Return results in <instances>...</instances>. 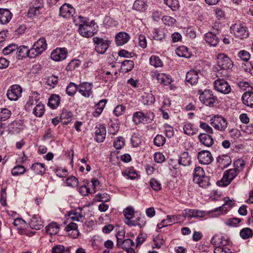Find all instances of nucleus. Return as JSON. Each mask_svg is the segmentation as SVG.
Here are the masks:
<instances>
[{"label":"nucleus","mask_w":253,"mask_h":253,"mask_svg":"<svg viewBox=\"0 0 253 253\" xmlns=\"http://www.w3.org/2000/svg\"><path fill=\"white\" fill-rule=\"evenodd\" d=\"M153 38L156 40L162 41L165 37V34L162 29H154Z\"/></svg>","instance_id":"nucleus-57"},{"label":"nucleus","mask_w":253,"mask_h":253,"mask_svg":"<svg viewBox=\"0 0 253 253\" xmlns=\"http://www.w3.org/2000/svg\"><path fill=\"white\" fill-rule=\"evenodd\" d=\"M47 47L45 39L43 37L39 39L31 48V54L32 58H35L41 54Z\"/></svg>","instance_id":"nucleus-5"},{"label":"nucleus","mask_w":253,"mask_h":253,"mask_svg":"<svg viewBox=\"0 0 253 253\" xmlns=\"http://www.w3.org/2000/svg\"><path fill=\"white\" fill-rule=\"evenodd\" d=\"M147 7V5L144 0H136L133 5V9L137 11H143Z\"/></svg>","instance_id":"nucleus-41"},{"label":"nucleus","mask_w":253,"mask_h":253,"mask_svg":"<svg viewBox=\"0 0 253 253\" xmlns=\"http://www.w3.org/2000/svg\"><path fill=\"white\" fill-rule=\"evenodd\" d=\"M123 175L127 179L133 180L137 177V173L133 169H127L122 172Z\"/></svg>","instance_id":"nucleus-46"},{"label":"nucleus","mask_w":253,"mask_h":253,"mask_svg":"<svg viewBox=\"0 0 253 253\" xmlns=\"http://www.w3.org/2000/svg\"><path fill=\"white\" fill-rule=\"evenodd\" d=\"M165 138L162 135H157L154 139V143L157 146H163L165 143Z\"/></svg>","instance_id":"nucleus-64"},{"label":"nucleus","mask_w":253,"mask_h":253,"mask_svg":"<svg viewBox=\"0 0 253 253\" xmlns=\"http://www.w3.org/2000/svg\"><path fill=\"white\" fill-rule=\"evenodd\" d=\"M68 216L72 220L76 221H83L84 216L81 208L72 210L69 213Z\"/></svg>","instance_id":"nucleus-19"},{"label":"nucleus","mask_w":253,"mask_h":253,"mask_svg":"<svg viewBox=\"0 0 253 253\" xmlns=\"http://www.w3.org/2000/svg\"><path fill=\"white\" fill-rule=\"evenodd\" d=\"M131 143L133 147H137L141 143V136L138 133H134L131 138Z\"/></svg>","instance_id":"nucleus-47"},{"label":"nucleus","mask_w":253,"mask_h":253,"mask_svg":"<svg viewBox=\"0 0 253 253\" xmlns=\"http://www.w3.org/2000/svg\"><path fill=\"white\" fill-rule=\"evenodd\" d=\"M178 162L179 165H182L184 167L188 166L191 164V158L189 155L188 152H184L181 154Z\"/></svg>","instance_id":"nucleus-30"},{"label":"nucleus","mask_w":253,"mask_h":253,"mask_svg":"<svg viewBox=\"0 0 253 253\" xmlns=\"http://www.w3.org/2000/svg\"><path fill=\"white\" fill-rule=\"evenodd\" d=\"M156 79L158 82L165 85L170 84L172 81L170 76L164 73L158 74L156 76Z\"/></svg>","instance_id":"nucleus-31"},{"label":"nucleus","mask_w":253,"mask_h":253,"mask_svg":"<svg viewBox=\"0 0 253 253\" xmlns=\"http://www.w3.org/2000/svg\"><path fill=\"white\" fill-rule=\"evenodd\" d=\"M70 250L68 247L65 248L61 245H58L53 247L51 253H70Z\"/></svg>","instance_id":"nucleus-45"},{"label":"nucleus","mask_w":253,"mask_h":253,"mask_svg":"<svg viewBox=\"0 0 253 253\" xmlns=\"http://www.w3.org/2000/svg\"><path fill=\"white\" fill-rule=\"evenodd\" d=\"M106 127L103 125H99L95 127V140L97 142H102L106 138Z\"/></svg>","instance_id":"nucleus-17"},{"label":"nucleus","mask_w":253,"mask_h":253,"mask_svg":"<svg viewBox=\"0 0 253 253\" xmlns=\"http://www.w3.org/2000/svg\"><path fill=\"white\" fill-rule=\"evenodd\" d=\"M134 67V62L132 60H126L122 64V69L125 72H128L132 70Z\"/></svg>","instance_id":"nucleus-48"},{"label":"nucleus","mask_w":253,"mask_h":253,"mask_svg":"<svg viewBox=\"0 0 253 253\" xmlns=\"http://www.w3.org/2000/svg\"><path fill=\"white\" fill-rule=\"evenodd\" d=\"M205 39L207 43L212 46H216L219 42V39L215 34L208 32L205 35Z\"/></svg>","instance_id":"nucleus-27"},{"label":"nucleus","mask_w":253,"mask_h":253,"mask_svg":"<svg viewBox=\"0 0 253 253\" xmlns=\"http://www.w3.org/2000/svg\"><path fill=\"white\" fill-rule=\"evenodd\" d=\"M66 91L68 95L73 96L77 91H78V85L71 82L67 85Z\"/></svg>","instance_id":"nucleus-43"},{"label":"nucleus","mask_w":253,"mask_h":253,"mask_svg":"<svg viewBox=\"0 0 253 253\" xmlns=\"http://www.w3.org/2000/svg\"><path fill=\"white\" fill-rule=\"evenodd\" d=\"M12 14L7 9L0 8V24H6L11 19Z\"/></svg>","instance_id":"nucleus-22"},{"label":"nucleus","mask_w":253,"mask_h":253,"mask_svg":"<svg viewBox=\"0 0 253 253\" xmlns=\"http://www.w3.org/2000/svg\"><path fill=\"white\" fill-rule=\"evenodd\" d=\"M24 123L22 120H15L12 122L9 126V130L12 133H17L23 129Z\"/></svg>","instance_id":"nucleus-24"},{"label":"nucleus","mask_w":253,"mask_h":253,"mask_svg":"<svg viewBox=\"0 0 253 253\" xmlns=\"http://www.w3.org/2000/svg\"><path fill=\"white\" fill-rule=\"evenodd\" d=\"M29 225L31 228L35 230H39L43 226V222L40 217L36 214L33 215Z\"/></svg>","instance_id":"nucleus-23"},{"label":"nucleus","mask_w":253,"mask_h":253,"mask_svg":"<svg viewBox=\"0 0 253 253\" xmlns=\"http://www.w3.org/2000/svg\"><path fill=\"white\" fill-rule=\"evenodd\" d=\"M183 129L184 133L188 135H193L198 131V130L189 123H186L184 125Z\"/></svg>","instance_id":"nucleus-39"},{"label":"nucleus","mask_w":253,"mask_h":253,"mask_svg":"<svg viewBox=\"0 0 253 253\" xmlns=\"http://www.w3.org/2000/svg\"><path fill=\"white\" fill-rule=\"evenodd\" d=\"M75 13V9L69 4L65 3L63 4L59 9L60 15L65 18H71Z\"/></svg>","instance_id":"nucleus-16"},{"label":"nucleus","mask_w":253,"mask_h":253,"mask_svg":"<svg viewBox=\"0 0 253 253\" xmlns=\"http://www.w3.org/2000/svg\"><path fill=\"white\" fill-rule=\"evenodd\" d=\"M164 3L173 11L177 9L179 6L178 0H164Z\"/></svg>","instance_id":"nucleus-61"},{"label":"nucleus","mask_w":253,"mask_h":253,"mask_svg":"<svg viewBox=\"0 0 253 253\" xmlns=\"http://www.w3.org/2000/svg\"><path fill=\"white\" fill-rule=\"evenodd\" d=\"M206 176L204 169L203 168L197 167L195 168L193 173V181H198L197 180L201 177Z\"/></svg>","instance_id":"nucleus-44"},{"label":"nucleus","mask_w":253,"mask_h":253,"mask_svg":"<svg viewBox=\"0 0 253 253\" xmlns=\"http://www.w3.org/2000/svg\"><path fill=\"white\" fill-rule=\"evenodd\" d=\"M214 88L218 92L228 94L231 91V87L228 83L223 79H218L214 82Z\"/></svg>","instance_id":"nucleus-11"},{"label":"nucleus","mask_w":253,"mask_h":253,"mask_svg":"<svg viewBox=\"0 0 253 253\" xmlns=\"http://www.w3.org/2000/svg\"><path fill=\"white\" fill-rule=\"evenodd\" d=\"M17 49V54L19 57L23 58L27 56L30 58H33L30 53L31 49H29L27 46L22 45Z\"/></svg>","instance_id":"nucleus-35"},{"label":"nucleus","mask_w":253,"mask_h":253,"mask_svg":"<svg viewBox=\"0 0 253 253\" xmlns=\"http://www.w3.org/2000/svg\"><path fill=\"white\" fill-rule=\"evenodd\" d=\"M31 169L36 174H42L44 173L45 169L42 163H36L32 165Z\"/></svg>","instance_id":"nucleus-40"},{"label":"nucleus","mask_w":253,"mask_h":253,"mask_svg":"<svg viewBox=\"0 0 253 253\" xmlns=\"http://www.w3.org/2000/svg\"><path fill=\"white\" fill-rule=\"evenodd\" d=\"M200 142L207 147H210L213 144L212 137L206 133H201L198 136Z\"/></svg>","instance_id":"nucleus-26"},{"label":"nucleus","mask_w":253,"mask_h":253,"mask_svg":"<svg viewBox=\"0 0 253 253\" xmlns=\"http://www.w3.org/2000/svg\"><path fill=\"white\" fill-rule=\"evenodd\" d=\"M154 246L153 248L160 249L162 245L164 244L165 241L162 238V236L160 235H158L155 237L153 239Z\"/></svg>","instance_id":"nucleus-56"},{"label":"nucleus","mask_w":253,"mask_h":253,"mask_svg":"<svg viewBox=\"0 0 253 253\" xmlns=\"http://www.w3.org/2000/svg\"><path fill=\"white\" fill-rule=\"evenodd\" d=\"M107 102L106 99H102L97 104L95 111L93 113L94 117H97L101 114Z\"/></svg>","instance_id":"nucleus-38"},{"label":"nucleus","mask_w":253,"mask_h":253,"mask_svg":"<svg viewBox=\"0 0 253 253\" xmlns=\"http://www.w3.org/2000/svg\"><path fill=\"white\" fill-rule=\"evenodd\" d=\"M58 82V77L56 76L52 75L46 79V84L49 87V88H54L57 84Z\"/></svg>","instance_id":"nucleus-42"},{"label":"nucleus","mask_w":253,"mask_h":253,"mask_svg":"<svg viewBox=\"0 0 253 253\" xmlns=\"http://www.w3.org/2000/svg\"><path fill=\"white\" fill-rule=\"evenodd\" d=\"M93 41L95 44V50L99 53H104L108 48L110 42L101 38L94 37Z\"/></svg>","instance_id":"nucleus-6"},{"label":"nucleus","mask_w":253,"mask_h":253,"mask_svg":"<svg viewBox=\"0 0 253 253\" xmlns=\"http://www.w3.org/2000/svg\"><path fill=\"white\" fill-rule=\"evenodd\" d=\"M198 94L199 95L200 101L206 106H212L216 100V97L213 95L212 91L209 89H205L204 91L199 90Z\"/></svg>","instance_id":"nucleus-3"},{"label":"nucleus","mask_w":253,"mask_h":253,"mask_svg":"<svg viewBox=\"0 0 253 253\" xmlns=\"http://www.w3.org/2000/svg\"><path fill=\"white\" fill-rule=\"evenodd\" d=\"M154 118V114L151 112L144 113L142 111H138L133 114L132 121L135 125L141 123L147 124L151 123Z\"/></svg>","instance_id":"nucleus-2"},{"label":"nucleus","mask_w":253,"mask_h":253,"mask_svg":"<svg viewBox=\"0 0 253 253\" xmlns=\"http://www.w3.org/2000/svg\"><path fill=\"white\" fill-rule=\"evenodd\" d=\"M44 112V105L42 103L36 104L33 109V113L37 117H42Z\"/></svg>","instance_id":"nucleus-36"},{"label":"nucleus","mask_w":253,"mask_h":253,"mask_svg":"<svg viewBox=\"0 0 253 253\" xmlns=\"http://www.w3.org/2000/svg\"><path fill=\"white\" fill-rule=\"evenodd\" d=\"M182 214L184 218L187 217H194V218H202L205 216L206 213L204 211H201L197 209H186L185 210Z\"/></svg>","instance_id":"nucleus-18"},{"label":"nucleus","mask_w":253,"mask_h":253,"mask_svg":"<svg viewBox=\"0 0 253 253\" xmlns=\"http://www.w3.org/2000/svg\"><path fill=\"white\" fill-rule=\"evenodd\" d=\"M67 54L68 52L65 48H57L52 51L50 58L54 61H60L65 59Z\"/></svg>","instance_id":"nucleus-14"},{"label":"nucleus","mask_w":253,"mask_h":253,"mask_svg":"<svg viewBox=\"0 0 253 253\" xmlns=\"http://www.w3.org/2000/svg\"><path fill=\"white\" fill-rule=\"evenodd\" d=\"M150 63L155 67H161L163 66V62L158 56L152 55L150 58Z\"/></svg>","instance_id":"nucleus-49"},{"label":"nucleus","mask_w":253,"mask_h":253,"mask_svg":"<svg viewBox=\"0 0 253 253\" xmlns=\"http://www.w3.org/2000/svg\"><path fill=\"white\" fill-rule=\"evenodd\" d=\"M198 79V73L195 70H190L186 74V81L192 85L196 84Z\"/></svg>","instance_id":"nucleus-29"},{"label":"nucleus","mask_w":253,"mask_h":253,"mask_svg":"<svg viewBox=\"0 0 253 253\" xmlns=\"http://www.w3.org/2000/svg\"><path fill=\"white\" fill-rule=\"evenodd\" d=\"M244 104L251 107H253V92H246L242 97Z\"/></svg>","instance_id":"nucleus-32"},{"label":"nucleus","mask_w":253,"mask_h":253,"mask_svg":"<svg viewBox=\"0 0 253 253\" xmlns=\"http://www.w3.org/2000/svg\"><path fill=\"white\" fill-rule=\"evenodd\" d=\"M22 91V88L19 85L14 84L7 90L6 95L10 100L16 101L21 97Z\"/></svg>","instance_id":"nucleus-12"},{"label":"nucleus","mask_w":253,"mask_h":253,"mask_svg":"<svg viewBox=\"0 0 253 253\" xmlns=\"http://www.w3.org/2000/svg\"><path fill=\"white\" fill-rule=\"evenodd\" d=\"M199 162L202 165H209L213 160L212 154L208 150H203L198 155Z\"/></svg>","instance_id":"nucleus-15"},{"label":"nucleus","mask_w":253,"mask_h":253,"mask_svg":"<svg viewBox=\"0 0 253 253\" xmlns=\"http://www.w3.org/2000/svg\"><path fill=\"white\" fill-rule=\"evenodd\" d=\"M119 129V124L117 122H111L108 127L109 133L115 135Z\"/></svg>","instance_id":"nucleus-55"},{"label":"nucleus","mask_w":253,"mask_h":253,"mask_svg":"<svg viewBox=\"0 0 253 253\" xmlns=\"http://www.w3.org/2000/svg\"><path fill=\"white\" fill-rule=\"evenodd\" d=\"M240 235L243 239H247L253 236V231L250 228H245L241 230Z\"/></svg>","instance_id":"nucleus-51"},{"label":"nucleus","mask_w":253,"mask_h":253,"mask_svg":"<svg viewBox=\"0 0 253 253\" xmlns=\"http://www.w3.org/2000/svg\"><path fill=\"white\" fill-rule=\"evenodd\" d=\"M130 39L129 35L126 32H120L116 36V42L118 45H123Z\"/></svg>","instance_id":"nucleus-28"},{"label":"nucleus","mask_w":253,"mask_h":253,"mask_svg":"<svg viewBox=\"0 0 253 253\" xmlns=\"http://www.w3.org/2000/svg\"><path fill=\"white\" fill-rule=\"evenodd\" d=\"M217 59V65L221 69L228 70L233 67V64L231 60L223 53L219 54Z\"/></svg>","instance_id":"nucleus-9"},{"label":"nucleus","mask_w":253,"mask_h":253,"mask_svg":"<svg viewBox=\"0 0 253 253\" xmlns=\"http://www.w3.org/2000/svg\"><path fill=\"white\" fill-rule=\"evenodd\" d=\"M218 167L224 169L229 166L231 163V158L228 155L219 156L217 160Z\"/></svg>","instance_id":"nucleus-25"},{"label":"nucleus","mask_w":253,"mask_h":253,"mask_svg":"<svg viewBox=\"0 0 253 253\" xmlns=\"http://www.w3.org/2000/svg\"><path fill=\"white\" fill-rule=\"evenodd\" d=\"M81 63V61L80 60L74 59L67 65L66 66V70L67 71H73L79 67Z\"/></svg>","instance_id":"nucleus-53"},{"label":"nucleus","mask_w":253,"mask_h":253,"mask_svg":"<svg viewBox=\"0 0 253 253\" xmlns=\"http://www.w3.org/2000/svg\"><path fill=\"white\" fill-rule=\"evenodd\" d=\"M42 8V5L41 4L38 6L31 7L28 14L30 17L37 16L40 14V10Z\"/></svg>","instance_id":"nucleus-58"},{"label":"nucleus","mask_w":253,"mask_h":253,"mask_svg":"<svg viewBox=\"0 0 253 253\" xmlns=\"http://www.w3.org/2000/svg\"><path fill=\"white\" fill-rule=\"evenodd\" d=\"M66 231L68 232V235L73 238L78 237L80 232L78 229V225L74 222H70L65 228Z\"/></svg>","instance_id":"nucleus-20"},{"label":"nucleus","mask_w":253,"mask_h":253,"mask_svg":"<svg viewBox=\"0 0 253 253\" xmlns=\"http://www.w3.org/2000/svg\"><path fill=\"white\" fill-rule=\"evenodd\" d=\"M25 171V168L24 166L17 165L12 169L11 173L14 176H17L23 174Z\"/></svg>","instance_id":"nucleus-59"},{"label":"nucleus","mask_w":253,"mask_h":253,"mask_svg":"<svg viewBox=\"0 0 253 253\" xmlns=\"http://www.w3.org/2000/svg\"><path fill=\"white\" fill-rule=\"evenodd\" d=\"M149 184L151 188L156 192L160 191L162 189L161 182L156 178L151 179Z\"/></svg>","instance_id":"nucleus-52"},{"label":"nucleus","mask_w":253,"mask_h":253,"mask_svg":"<svg viewBox=\"0 0 253 253\" xmlns=\"http://www.w3.org/2000/svg\"><path fill=\"white\" fill-rule=\"evenodd\" d=\"M59 231V227L55 222L50 223L46 227V233L50 235L56 234Z\"/></svg>","instance_id":"nucleus-37"},{"label":"nucleus","mask_w":253,"mask_h":253,"mask_svg":"<svg viewBox=\"0 0 253 253\" xmlns=\"http://www.w3.org/2000/svg\"><path fill=\"white\" fill-rule=\"evenodd\" d=\"M214 253H232L230 249L226 245L215 247Z\"/></svg>","instance_id":"nucleus-62"},{"label":"nucleus","mask_w":253,"mask_h":253,"mask_svg":"<svg viewBox=\"0 0 253 253\" xmlns=\"http://www.w3.org/2000/svg\"><path fill=\"white\" fill-rule=\"evenodd\" d=\"M79 18L82 22L79 28L80 35L86 38L93 36L97 31V25L93 21H84V18L82 16H79Z\"/></svg>","instance_id":"nucleus-1"},{"label":"nucleus","mask_w":253,"mask_h":253,"mask_svg":"<svg viewBox=\"0 0 253 253\" xmlns=\"http://www.w3.org/2000/svg\"><path fill=\"white\" fill-rule=\"evenodd\" d=\"M175 53L179 57L189 58L191 56V53L188 48L185 46H181L177 48Z\"/></svg>","instance_id":"nucleus-34"},{"label":"nucleus","mask_w":253,"mask_h":253,"mask_svg":"<svg viewBox=\"0 0 253 253\" xmlns=\"http://www.w3.org/2000/svg\"><path fill=\"white\" fill-rule=\"evenodd\" d=\"M134 213V209L131 207H128L126 208L124 210L123 214L125 217V223L129 225V226H136V225H139L142 226L144 224L143 222H141L139 224L136 223L134 221H131L133 218Z\"/></svg>","instance_id":"nucleus-10"},{"label":"nucleus","mask_w":253,"mask_h":253,"mask_svg":"<svg viewBox=\"0 0 253 253\" xmlns=\"http://www.w3.org/2000/svg\"><path fill=\"white\" fill-rule=\"evenodd\" d=\"M210 124L214 129L220 131H224L228 126V122L223 117L215 115L210 119Z\"/></svg>","instance_id":"nucleus-4"},{"label":"nucleus","mask_w":253,"mask_h":253,"mask_svg":"<svg viewBox=\"0 0 253 253\" xmlns=\"http://www.w3.org/2000/svg\"><path fill=\"white\" fill-rule=\"evenodd\" d=\"M125 145V140L122 137H117L114 142V146L117 149H121Z\"/></svg>","instance_id":"nucleus-63"},{"label":"nucleus","mask_w":253,"mask_h":253,"mask_svg":"<svg viewBox=\"0 0 253 253\" xmlns=\"http://www.w3.org/2000/svg\"><path fill=\"white\" fill-rule=\"evenodd\" d=\"M231 31L240 39L246 38L249 36L247 27L240 24H235L230 27Z\"/></svg>","instance_id":"nucleus-7"},{"label":"nucleus","mask_w":253,"mask_h":253,"mask_svg":"<svg viewBox=\"0 0 253 253\" xmlns=\"http://www.w3.org/2000/svg\"><path fill=\"white\" fill-rule=\"evenodd\" d=\"M11 111L7 108H2L0 111V121L1 122L7 120L11 116Z\"/></svg>","instance_id":"nucleus-54"},{"label":"nucleus","mask_w":253,"mask_h":253,"mask_svg":"<svg viewBox=\"0 0 253 253\" xmlns=\"http://www.w3.org/2000/svg\"><path fill=\"white\" fill-rule=\"evenodd\" d=\"M238 173V171L234 168L226 170L222 178L219 181V185L222 186H227L235 178Z\"/></svg>","instance_id":"nucleus-8"},{"label":"nucleus","mask_w":253,"mask_h":253,"mask_svg":"<svg viewBox=\"0 0 253 253\" xmlns=\"http://www.w3.org/2000/svg\"><path fill=\"white\" fill-rule=\"evenodd\" d=\"M198 181H194L198 184L200 187L206 188L210 184V178L208 176H205L197 180Z\"/></svg>","instance_id":"nucleus-50"},{"label":"nucleus","mask_w":253,"mask_h":253,"mask_svg":"<svg viewBox=\"0 0 253 253\" xmlns=\"http://www.w3.org/2000/svg\"><path fill=\"white\" fill-rule=\"evenodd\" d=\"M59 96L57 94H53L49 98L47 105L51 109H55L59 106Z\"/></svg>","instance_id":"nucleus-33"},{"label":"nucleus","mask_w":253,"mask_h":253,"mask_svg":"<svg viewBox=\"0 0 253 253\" xmlns=\"http://www.w3.org/2000/svg\"><path fill=\"white\" fill-rule=\"evenodd\" d=\"M228 240L221 234H216L211 239V243L215 247L227 245Z\"/></svg>","instance_id":"nucleus-21"},{"label":"nucleus","mask_w":253,"mask_h":253,"mask_svg":"<svg viewBox=\"0 0 253 253\" xmlns=\"http://www.w3.org/2000/svg\"><path fill=\"white\" fill-rule=\"evenodd\" d=\"M93 84L83 82L78 85V92L84 97H89L92 94Z\"/></svg>","instance_id":"nucleus-13"},{"label":"nucleus","mask_w":253,"mask_h":253,"mask_svg":"<svg viewBox=\"0 0 253 253\" xmlns=\"http://www.w3.org/2000/svg\"><path fill=\"white\" fill-rule=\"evenodd\" d=\"M142 100L144 104L150 105L155 102V98L152 94L148 93L142 96Z\"/></svg>","instance_id":"nucleus-60"}]
</instances>
